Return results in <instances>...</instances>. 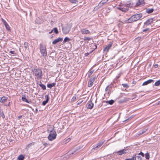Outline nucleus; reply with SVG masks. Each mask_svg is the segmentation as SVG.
I'll return each mask as SVG.
<instances>
[{
	"label": "nucleus",
	"mask_w": 160,
	"mask_h": 160,
	"mask_svg": "<svg viewBox=\"0 0 160 160\" xmlns=\"http://www.w3.org/2000/svg\"><path fill=\"white\" fill-rule=\"evenodd\" d=\"M142 13L134 14L132 16L128 19L125 20V22L126 23H131L135 22L140 19L142 18Z\"/></svg>",
	"instance_id": "obj_1"
},
{
	"label": "nucleus",
	"mask_w": 160,
	"mask_h": 160,
	"mask_svg": "<svg viewBox=\"0 0 160 160\" xmlns=\"http://www.w3.org/2000/svg\"><path fill=\"white\" fill-rule=\"evenodd\" d=\"M133 6L131 2L123 4L119 6L117 8L118 9L123 12H126L128 10L129 8H131Z\"/></svg>",
	"instance_id": "obj_2"
},
{
	"label": "nucleus",
	"mask_w": 160,
	"mask_h": 160,
	"mask_svg": "<svg viewBox=\"0 0 160 160\" xmlns=\"http://www.w3.org/2000/svg\"><path fill=\"white\" fill-rule=\"evenodd\" d=\"M34 74L37 77L38 79H41L42 78V72L40 69H34L32 70Z\"/></svg>",
	"instance_id": "obj_3"
},
{
	"label": "nucleus",
	"mask_w": 160,
	"mask_h": 160,
	"mask_svg": "<svg viewBox=\"0 0 160 160\" xmlns=\"http://www.w3.org/2000/svg\"><path fill=\"white\" fill-rule=\"evenodd\" d=\"M39 49L42 55L43 56H47V53L46 51V48L45 46L42 43L40 44Z\"/></svg>",
	"instance_id": "obj_4"
},
{
	"label": "nucleus",
	"mask_w": 160,
	"mask_h": 160,
	"mask_svg": "<svg viewBox=\"0 0 160 160\" xmlns=\"http://www.w3.org/2000/svg\"><path fill=\"white\" fill-rule=\"evenodd\" d=\"M57 134L54 130L50 131L48 136V139L51 141L55 139L56 138Z\"/></svg>",
	"instance_id": "obj_5"
},
{
	"label": "nucleus",
	"mask_w": 160,
	"mask_h": 160,
	"mask_svg": "<svg viewBox=\"0 0 160 160\" xmlns=\"http://www.w3.org/2000/svg\"><path fill=\"white\" fill-rule=\"evenodd\" d=\"M71 27L70 25L67 24L64 27H62V30L63 33L65 34H67L69 33L71 30Z\"/></svg>",
	"instance_id": "obj_6"
},
{
	"label": "nucleus",
	"mask_w": 160,
	"mask_h": 160,
	"mask_svg": "<svg viewBox=\"0 0 160 160\" xmlns=\"http://www.w3.org/2000/svg\"><path fill=\"white\" fill-rule=\"evenodd\" d=\"M145 2L144 0H138L135 5V6H142L145 4Z\"/></svg>",
	"instance_id": "obj_7"
},
{
	"label": "nucleus",
	"mask_w": 160,
	"mask_h": 160,
	"mask_svg": "<svg viewBox=\"0 0 160 160\" xmlns=\"http://www.w3.org/2000/svg\"><path fill=\"white\" fill-rule=\"evenodd\" d=\"M95 79V78H91L88 82V87H91L93 84V82Z\"/></svg>",
	"instance_id": "obj_8"
},
{
	"label": "nucleus",
	"mask_w": 160,
	"mask_h": 160,
	"mask_svg": "<svg viewBox=\"0 0 160 160\" xmlns=\"http://www.w3.org/2000/svg\"><path fill=\"white\" fill-rule=\"evenodd\" d=\"M153 22V19L152 18H150L147 20V21L144 22V26H145L148 25L150 24Z\"/></svg>",
	"instance_id": "obj_9"
},
{
	"label": "nucleus",
	"mask_w": 160,
	"mask_h": 160,
	"mask_svg": "<svg viewBox=\"0 0 160 160\" xmlns=\"http://www.w3.org/2000/svg\"><path fill=\"white\" fill-rule=\"evenodd\" d=\"M63 40V38H58L57 39H55L52 42V44L53 45L56 44L57 43L62 41Z\"/></svg>",
	"instance_id": "obj_10"
},
{
	"label": "nucleus",
	"mask_w": 160,
	"mask_h": 160,
	"mask_svg": "<svg viewBox=\"0 0 160 160\" xmlns=\"http://www.w3.org/2000/svg\"><path fill=\"white\" fill-rule=\"evenodd\" d=\"M80 149V148L79 147H78L75 150H73L72 151H69L68 153V154H69L70 155H72L75 152L78 151Z\"/></svg>",
	"instance_id": "obj_11"
},
{
	"label": "nucleus",
	"mask_w": 160,
	"mask_h": 160,
	"mask_svg": "<svg viewBox=\"0 0 160 160\" xmlns=\"http://www.w3.org/2000/svg\"><path fill=\"white\" fill-rule=\"evenodd\" d=\"M112 45V43H111L107 45L106 47L104 49V51H106L107 52H108L109 50L111 48Z\"/></svg>",
	"instance_id": "obj_12"
},
{
	"label": "nucleus",
	"mask_w": 160,
	"mask_h": 160,
	"mask_svg": "<svg viewBox=\"0 0 160 160\" xmlns=\"http://www.w3.org/2000/svg\"><path fill=\"white\" fill-rule=\"evenodd\" d=\"M131 160H142L141 157L138 155L136 156H133L131 158Z\"/></svg>",
	"instance_id": "obj_13"
},
{
	"label": "nucleus",
	"mask_w": 160,
	"mask_h": 160,
	"mask_svg": "<svg viewBox=\"0 0 160 160\" xmlns=\"http://www.w3.org/2000/svg\"><path fill=\"white\" fill-rule=\"evenodd\" d=\"M154 82V80L152 79H149L147 80L146 81L144 82L142 84V86L146 85L148 84L149 83H150L152 82Z\"/></svg>",
	"instance_id": "obj_14"
},
{
	"label": "nucleus",
	"mask_w": 160,
	"mask_h": 160,
	"mask_svg": "<svg viewBox=\"0 0 160 160\" xmlns=\"http://www.w3.org/2000/svg\"><path fill=\"white\" fill-rule=\"evenodd\" d=\"M81 32L82 34H88L90 32L89 30H86L85 29H81Z\"/></svg>",
	"instance_id": "obj_15"
},
{
	"label": "nucleus",
	"mask_w": 160,
	"mask_h": 160,
	"mask_svg": "<svg viewBox=\"0 0 160 160\" xmlns=\"http://www.w3.org/2000/svg\"><path fill=\"white\" fill-rule=\"evenodd\" d=\"M8 98L7 97H3L1 98L0 99V102L2 103H4L7 101Z\"/></svg>",
	"instance_id": "obj_16"
},
{
	"label": "nucleus",
	"mask_w": 160,
	"mask_h": 160,
	"mask_svg": "<svg viewBox=\"0 0 160 160\" xmlns=\"http://www.w3.org/2000/svg\"><path fill=\"white\" fill-rule=\"evenodd\" d=\"M126 150L124 149L121 150H120L117 152L118 154L119 155H122L123 154L126 153Z\"/></svg>",
	"instance_id": "obj_17"
},
{
	"label": "nucleus",
	"mask_w": 160,
	"mask_h": 160,
	"mask_svg": "<svg viewBox=\"0 0 160 160\" xmlns=\"http://www.w3.org/2000/svg\"><path fill=\"white\" fill-rule=\"evenodd\" d=\"M87 104H88V108L89 109H91L93 106V104L92 102H88Z\"/></svg>",
	"instance_id": "obj_18"
},
{
	"label": "nucleus",
	"mask_w": 160,
	"mask_h": 160,
	"mask_svg": "<svg viewBox=\"0 0 160 160\" xmlns=\"http://www.w3.org/2000/svg\"><path fill=\"white\" fill-rule=\"evenodd\" d=\"M109 0H102L101 1V2L99 3L98 5L101 7L102 5H104L105 4L106 2H107Z\"/></svg>",
	"instance_id": "obj_19"
},
{
	"label": "nucleus",
	"mask_w": 160,
	"mask_h": 160,
	"mask_svg": "<svg viewBox=\"0 0 160 160\" xmlns=\"http://www.w3.org/2000/svg\"><path fill=\"white\" fill-rule=\"evenodd\" d=\"M56 84L55 82H53L52 83L48 84L47 85V87L48 88H52Z\"/></svg>",
	"instance_id": "obj_20"
},
{
	"label": "nucleus",
	"mask_w": 160,
	"mask_h": 160,
	"mask_svg": "<svg viewBox=\"0 0 160 160\" xmlns=\"http://www.w3.org/2000/svg\"><path fill=\"white\" fill-rule=\"evenodd\" d=\"M154 11V9L153 8H148L146 10V12L148 13H152Z\"/></svg>",
	"instance_id": "obj_21"
},
{
	"label": "nucleus",
	"mask_w": 160,
	"mask_h": 160,
	"mask_svg": "<svg viewBox=\"0 0 160 160\" xmlns=\"http://www.w3.org/2000/svg\"><path fill=\"white\" fill-rule=\"evenodd\" d=\"M24 158V156L22 155H19L18 158V160H23Z\"/></svg>",
	"instance_id": "obj_22"
},
{
	"label": "nucleus",
	"mask_w": 160,
	"mask_h": 160,
	"mask_svg": "<svg viewBox=\"0 0 160 160\" xmlns=\"http://www.w3.org/2000/svg\"><path fill=\"white\" fill-rule=\"evenodd\" d=\"M114 101L113 100H111L109 101H108L106 102V103L109 104L110 105H112V104L114 102Z\"/></svg>",
	"instance_id": "obj_23"
},
{
	"label": "nucleus",
	"mask_w": 160,
	"mask_h": 160,
	"mask_svg": "<svg viewBox=\"0 0 160 160\" xmlns=\"http://www.w3.org/2000/svg\"><path fill=\"white\" fill-rule=\"evenodd\" d=\"M4 23L7 29L8 30H9L10 29V27L8 25V23L6 22H4Z\"/></svg>",
	"instance_id": "obj_24"
},
{
	"label": "nucleus",
	"mask_w": 160,
	"mask_h": 160,
	"mask_svg": "<svg viewBox=\"0 0 160 160\" xmlns=\"http://www.w3.org/2000/svg\"><path fill=\"white\" fill-rule=\"evenodd\" d=\"M70 40H71V39L70 38H68L66 37L65 38L63 42L64 43H65V42H68L69 41H70Z\"/></svg>",
	"instance_id": "obj_25"
},
{
	"label": "nucleus",
	"mask_w": 160,
	"mask_h": 160,
	"mask_svg": "<svg viewBox=\"0 0 160 160\" xmlns=\"http://www.w3.org/2000/svg\"><path fill=\"white\" fill-rule=\"evenodd\" d=\"M22 100L23 102H25L29 103L28 101L25 96L22 97Z\"/></svg>",
	"instance_id": "obj_26"
},
{
	"label": "nucleus",
	"mask_w": 160,
	"mask_h": 160,
	"mask_svg": "<svg viewBox=\"0 0 160 160\" xmlns=\"http://www.w3.org/2000/svg\"><path fill=\"white\" fill-rule=\"evenodd\" d=\"M71 3H72L77 4L78 2V1L76 0H68Z\"/></svg>",
	"instance_id": "obj_27"
},
{
	"label": "nucleus",
	"mask_w": 160,
	"mask_h": 160,
	"mask_svg": "<svg viewBox=\"0 0 160 160\" xmlns=\"http://www.w3.org/2000/svg\"><path fill=\"white\" fill-rule=\"evenodd\" d=\"M0 115L2 118L3 119L5 118V115L2 111L0 112Z\"/></svg>",
	"instance_id": "obj_28"
},
{
	"label": "nucleus",
	"mask_w": 160,
	"mask_h": 160,
	"mask_svg": "<svg viewBox=\"0 0 160 160\" xmlns=\"http://www.w3.org/2000/svg\"><path fill=\"white\" fill-rule=\"evenodd\" d=\"M53 31H54L55 34H57L58 33V30L56 28H55L53 29Z\"/></svg>",
	"instance_id": "obj_29"
},
{
	"label": "nucleus",
	"mask_w": 160,
	"mask_h": 160,
	"mask_svg": "<svg viewBox=\"0 0 160 160\" xmlns=\"http://www.w3.org/2000/svg\"><path fill=\"white\" fill-rule=\"evenodd\" d=\"M155 86H158L160 85V80L156 81L154 84Z\"/></svg>",
	"instance_id": "obj_30"
},
{
	"label": "nucleus",
	"mask_w": 160,
	"mask_h": 160,
	"mask_svg": "<svg viewBox=\"0 0 160 160\" xmlns=\"http://www.w3.org/2000/svg\"><path fill=\"white\" fill-rule=\"evenodd\" d=\"M42 88L43 90H45L46 89V87L45 85L43 84H41L39 85Z\"/></svg>",
	"instance_id": "obj_31"
},
{
	"label": "nucleus",
	"mask_w": 160,
	"mask_h": 160,
	"mask_svg": "<svg viewBox=\"0 0 160 160\" xmlns=\"http://www.w3.org/2000/svg\"><path fill=\"white\" fill-rule=\"evenodd\" d=\"M145 157L147 159H149V158L150 157L149 153H146L145 154Z\"/></svg>",
	"instance_id": "obj_32"
},
{
	"label": "nucleus",
	"mask_w": 160,
	"mask_h": 160,
	"mask_svg": "<svg viewBox=\"0 0 160 160\" xmlns=\"http://www.w3.org/2000/svg\"><path fill=\"white\" fill-rule=\"evenodd\" d=\"M24 47L27 49L28 48V43L27 42H25L24 43Z\"/></svg>",
	"instance_id": "obj_33"
},
{
	"label": "nucleus",
	"mask_w": 160,
	"mask_h": 160,
	"mask_svg": "<svg viewBox=\"0 0 160 160\" xmlns=\"http://www.w3.org/2000/svg\"><path fill=\"white\" fill-rule=\"evenodd\" d=\"M91 38L88 37H84V40L85 41L90 40Z\"/></svg>",
	"instance_id": "obj_34"
},
{
	"label": "nucleus",
	"mask_w": 160,
	"mask_h": 160,
	"mask_svg": "<svg viewBox=\"0 0 160 160\" xmlns=\"http://www.w3.org/2000/svg\"><path fill=\"white\" fill-rule=\"evenodd\" d=\"M103 143V142H100L98 144H97V145L100 147L102 145Z\"/></svg>",
	"instance_id": "obj_35"
},
{
	"label": "nucleus",
	"mask_w": 160,
	"mask_h": 160,
	"mask_svg": "<svg viewBox=\"0 0 160 160\" xmlns=\"http://www.w3.org/2000/svg\"><path fill=\"white\" fill-rule=\"evenodd\" d=\"M45 98H46V101L47 102H48V101H49V98L48 95H45Z\"/></svg>",
	"instance_id": "obj_36"
},
{
	"label": "nucleus",
	"mask_w": 160,
	"mask_h": 160,
	"mask_svg": "<svg viewBox=\"0 0 160 160\" xmlns=\"http://www.w3.org/2000/svg\"><path fill=\"white\" fill-rule=\"evenodd\" d=\"M122 85L124 88H128L129 87V86L127 84H122Z\"/></svg>",
	"instance_id": "obj_37"
},
{
	"label": "nucleus",
	"mask_w": 160,
	"mask_h": 160,
	"mask_svg": "<svg viewBox=\"0 0 160 160\" xmlns=\"http://www.w3.org/2000/svg\"><path fill=\"white\" fill-rule=\"evenodd\" d=\"M148 130V129H146L144 128L143 129H142L141 130L142 132V133L143 134L144 133H145L147 130Z\"/></svg>",
	"instance_id": "obj_38"
},
{
	"label": "nucleus",
	"mask_w": 160,
	"mask_h": 160,
	"mask_svg": "<svg viewBox=\"0 0 160 160\" xmlns=\"http://www.w3.org/2000/svg\"><path fill=\"white\" fill-rule=\"evenodd\" d=\"M9 52L10 53H11V54H14V55H15V54H16V52H15L14 51H11Z\"/></svg>",
	"instance_id": "obj_39"
},
{
	"label": "nucleus",
	"mask_w": 160,
	"mask_h": 160,
	"mask_svg": "<svg viewBox=\"0 0 160 160\" xmlns=\"http://www.w3.org/2000/svg\"><path fill=\"white\" fill-rule=\"evenodd\" d=\"M142 132L141 130L138 133V135H140L143 134V133Z\"/></svg>",
	"instance_id": "obj_40"
},
{
	"label": "nucleus",
	"mask_w": 160,
	"mask_h": 160,
	"mask_svg": "<svg viewBox=\"0 0 160 160\" xmlns=\"http://www.w3.org/2000/svg\"><path fill=\"white\" fill-rule=\"evenodd\" d=\"M99 147L98 145H97L96 146L93 148V149L97 150Z\"/></svg>",
	"instance_id": "obj_41"
},
{
	"label": "nucleus",
	"mask_w": 160,
	"mask_h": 160,
	"mask_svg": "<svg viewBox=\"0 0 160 160\" xmlns=\"http://www.w3.org/2000/svg\"><path fill=\"white\" fill-rule=\"evenodd\" d=\"M48 103L46 101H44L42 103V105L43 106H45L46 105V104Z\"/></svg>",
	"instance_id": "obj_42"
},
{
	"label": "nucleus",
	"mask_w": 160,
	"mask_h": 160,
	"mask_svg": "<svg viewBox=\"0 0 160 160\" xmlns=\"http://www.w3.org/2000/svg\"><path fill=\"white\" fill-rule=\"evenodd\" d=\"M76 99V98L75 97H73L72 99V101H74Z\"/></svg>",
	"instance_id": "obj_43"
},
{
	"label": "nucleus",
	"mask_w": 160,
	"mask_h": 160,
	"mask_svg": "<svg viewBox=\"0 0 160 160\" xmlns=\"http://www.w3.org/2000/svg\"><path fill=\"white\" fill-rule=\"evenodd\" d=\"M109 87H110V86L108 85L106 88V89H105L106 91H108V90H109Z\"/></svg>",
	"instance_id": "obj_44"
},
{
	"label": "nucleus",
	"mask_w": 160,
	"mask_h": 160,
	"mask_svg": "<svg viewBox=\"0 0 160 160\" xmlns=\"http://www.w3.org/2000/svg\"><path fill=\"white\" fill-rule=\"evenodd\" d=\"M139 155H141L143 157L144 156V154L142 152H141L139 154Z\"/></svg>",
	"instance_id": "obj_45"
},
{
	"label": "nucleus",
	"mask_w": 160,
	"mask_h": 160,
	"mask_svg": "<svg viewBox=\"0 0 160 160\" xmlns=\"http://www.w3.org/2000/svg\"><path fill=\"white\" fill-rule=\"evenodd\" d=\"M70 138H68L67 139L66 141V142H65V143H66L67 142H69L70 141Z\"/></svg>",
	"instance_id": "obj_46"
},
{
	"label": "nucleus",
	"mask_w": 160,
	"mask_h": 160,
	"mask_svg": "<svg viewBox=\"0 0 160 160\" xmlns=\"http://www.w3.org/2000/svg\"><path fill=\"white\" fill-rule=\"evenodd\" d=\"M148 30H149V28H146V29L143 30L142 31L143 32H146Z\"/></svg>",
	"instance_id": "obj_47"
},
{
	"label": "nucleus",
	"mask_w": 160,
	"mask_h": 160,
	"mask_svg": "<svg viewBox=\"0 0 160 160\" xmlns=\"http://www.w3.org/2000/svg\"><path fill=\"white\" fill-rule=\"evenodd\" d=\"M33 145V144L32 143H30L29 144H28V147H30L31 146H32V145Z\"/></svg>",
	"instance_id": "obj_48"
},
{
	"label": "nucleus",
	"mask_w": 160,
	"mask_h": 160,
	"mask_svg": "<svg viewBox=\"0 0 160 160\" xmlns=\"http://www.w3.org/2000/svg\"><path fill=\"white\" fill-rule=\"evenodd\" d=\"M158 67V65L157 64H156L154 65V67L155 68H157Z\"/></svg>",
	"instance_id": "obj_49"
},
{
	"label": "nucleus",
	"mask_w": 160,
	"mask_h": 160,
	"mask_svg": "<svg viewBox=\"0 0 160 160\" xmlns=\"http://www.w3.org/2000/svg\"><path fill=\"white\" fill-rule=\"evenodd\" d=\"M22 117V116L21 115H20V116H19L18 117V119H20Z\"/></svg>",
	"instance_id": "obj_50"
},
{
	"label": "nucleus",
	"mask_w": 160,
	"mask_h": 160,
	"mask_svg": "<svg viewBox=\"0 0 160 160\" xmlns=\"http://www.w3.org/2000/svg\"><path fill=\"white\" fill-rule=\"evenodd\" d=\"M89 53H85V55L86 56H88V55H89Z\"/></svg>",
	"instance_id": "obj_51"
},
{
	"label": "nucleus",
	"mask_w": 160,
	"mask_h": 160,
	"mask_svg": "<svg viewBox=\"0 0 160 160\" xmlns=\"http://www.w3.org/2000/svg\"><path fill=\"white\" fill-rule=\"evenodd\" d=\"M48 145V144L46 143H45L43 144V145L45 147L47 145Z\"/></svg>",
	"instance_id": "obj_52"
},
{
	"label": "nucleus",
	"mask_w": 160,
	"mask_h": 160,
	"mask_svg": "<svg viewBox=\"0 0 160 160\" xmlns=\"http://www.w3.org/2000/svg\"><path fill=\"white\" fill-rule=\"evenodd\" d=\"M53 32V30H52L49 32V33L51 34L52 32Z\"/></svg>",
	"instance_id": "obj_53"
},
{
	"label": "nucleus",
	"mask_w": 160,
	"mask_h": 160,
	"mask_svg": "<svg viewBox=\"0 0 160 160\" xmlns=\"http://www.w3.org/2000/svg\"><path fill=\"white\" fill-rule=\"evenodd\" d=\"M92 73V72L91 71L90 72H89L90 75H91Z\"/></svg>",
	"instance_id": "obj_54"
},
{
	"label": "nucleus",
	"mask_w": 160,
	"mask_h": 160,
	"mask_svg": "<svg viewBox=\"0 0 160 160\" xmlns=\"http://www.w3.org/2000/svg\"><path fill=\"white\" fill-rule=\"evenodd\" d=\"M35 111H36V113H37V112H38V109L37 108H36V109H35Z\"/></svg>",
	"instance_id": "obj_55"
},
{
	"label": "nucleus",
	"mask_w": 160,
	"mask_h": 160,
	"mask_svg": "<svg viewBox=\"0 0 160 160\" xmlns=\"http://www.w3.org/2000/svg\"><path fill=\"white\" fill-rule=\"evenodd\" d=\"M95 49H96L97 48V46L96 45H95Z\"/></svg>",
	"instance_id": "obj_56"
},
{
	"label": "nucleus",
	"mask_w": 160,
	"mask_h": 160,
	"mask_svg": "<svg viewBox=\"0 0 160 160\" xmlns=\"http://www.w3.org/2000/svg\"><path fill=\"white\" fill-rule=\"evenodd\" d=\"M125 160H131V158L126 159Z\"/></svg>",
	"instance_id": "obj_57"
},
{
	"label": "nucleus",
	"mask_w": 160,
	"mask_h": 160,
	"mask_svg": "<svg viewBox=\"0 0 160 160\" xmlns=\"http://www.w3.org/2000/svg\"><path fill=\"white\" fill-rule=\"evenodd\" d=\"M158 104H160V101L159 102Z\"/></svg>",
	"instance_id": "obj_58"
}]
</instances>
